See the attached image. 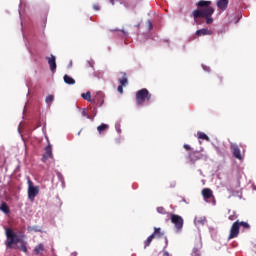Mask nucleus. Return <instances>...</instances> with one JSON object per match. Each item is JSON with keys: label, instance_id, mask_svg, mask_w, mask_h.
<instances>
[{"label": "nucleus", "instance_id": "obj_1", "mask_svg": "<svg viewBox=\"0 0 256 256\" xmlns=\"http://www.w3.org/2000/svg\"><path fill=\"white\" fill-rule=\"evenodd\" d=\"M240 227H243V229H251V225H249V223L239 221V220L235 221L230 228L228 241H231V239H235V238L239 237V228Z\"/></svg>", "mask_w": 256, "mask_h": 256}, {"label": "nucleus", "instance_id": "obj_2", "mask_svg": "<svg viewBox=\"0 0 256 256\" xmlns=\"http://www.w3.org/2000/svg\"><path fill=\"white\" fill-rule=\"evenodd\" d=\"M151 97H153L152 94L149 93V90L147 88H142L136 92V105L138 107H141L142 105H145V101L149 103L151 101Z\"/></svg>", "mask_w": 256, "mask_h": 256}, {"label": "nucleus", "instance_id": "obj_3", "mask_svg": "<svg viewBox=\"0 0 256 256\" xmlns=\"http://www.w3.org/2000/svg\"><path fill=\"white\" fill-rule=\"evenodd\" d=\"M17 243H21V237L17 236L10 228H7L5 242L7 249H13V245H17Z\"/></svg>", "mask_w": 256, "mask_h": 256}, {"label": "nucleus", "instance_id": "obj_4", "mask_svg": "<svg viewBox=\"0 0 256 256\" xmlns=\"http://www.w3.org/2000/svg\"><path fill=\"white\" fill-rule=\"evenodd\" d=\"M197 5L198 7H205L202 9L203 19L211 17L215 13V9L209 6L211 5V1L200 0Z\"/></svg>", "mask_w": 256, "mask_h": 256}, {"label": "nucleus", "instance_id": "obj_5", "mask_svg": "<svg viewBox=\"0 0 256 256\" xmlns=\"http://www.w3.org/2000/svg\"><path fill=\"white\" fill-rule=\"evenodd\" d=\"M188 159L190 161V163H197V161H207L209 159V156H207L206 154H203L199 151H192L189 153L188 155Z\"/></svg>", "mask_w": 256, "mask_h": 256}, {"label": "nucleus", "instance_id": "obj_6", "mask_svg": "<svg viewBox=\"0 0 256 256\" xmlns=\"http://www.w3.org/2000/svg\"><path fill=\"white\" fill-rule=\"evenodd\" d=\"M39 195V186H34L33 181L28 180V199L35 201V197Z\"/></svg>", "mask_w": 256, "mask_h": 256}, {"label": "nucleus", "instance_id": "obj_7", "mask_svg": "<svg viewBox=\"0 0 256 256\" xmlns=\"http://www.w3.org/2000/svg\"><path fill=\"white\" fill-rule=\"evenodd\" d=\"M170 221L176 227L177 231H181L183 229V217L177 214H170Z\"/></svg>", "mask_w": 256, "mask_h": 256}, {"label": "nucleus", "instance_id": "obj_8", "mask_svg": "<svg viewBox=\"0 0 256 256\" xmlns=\"http://www.w3.org/2000/svg\"><path fill=\"white\" fill-rule=\"evenodd\" d=\"M230 149L235 159H238L239 161H243V156L241 155V149H239V146L237 144H231Z\"/></svg>", "mask_w": 256, "mask_h": 256}, {"label": "nucleus", "instance_id": "obj_9", "mask_svg": "<svg viewBox=\"0 0 256 256\" xmlns=\"http://www.w3.org/2000/svg\"><path fill=\"white\" fill-rule=\"evenodd\" d=\"M105 96L103 95V92H97L96 95L94 96L92 103L95 105H98V107H101L103 103L105 102Z\"/></svg>", "mask_w": 256, "mask_h": 256}, {"label": "nucleus", "instance_id": "obj_10", "mask_svg": "<svg viewBox=\"0 0 256 256\" xmlns=\"http://www.w3.org/2000/svg\"><path fill=\"white\" fill-rule=\"evenodd\" d=\"M47 61H48V65L50 67V71L52 73H55V71H57V62H56V58L53 54L50 55V57H46Z\"/></svg>", "mask_w": 256, "mask_h": 256}, {"label": "nucleus", "instance_id": "obj_11", "mask_svg": "<svg viewBox=\"0 0 256 256\" xmlns=\"http://www.w3.org/2000/svg\"><path fill=\"white\" fill-rule=\"evenodd\" d=\"M47 159H53V148L51 144L45 147V153L43 154L42 161L45 163Z\"/></svg>", "mask_w": 256, "mask_h": 256}, {"label": "nucleus", "instance_id": "obj_12", "mask_svg": "<svg viewBox=\"0 0 256 256\" xmlns=\"http://www.w3.org/2000/svg\"><path fill=\"white\" fill-rule=\"evenodd\" d=\"M217 7L221 9V11H226L227 7H229V0H218Z\"/></svg>", "mask_w": 256, "mask_h": 256}, {"label": "nucleus", "instance_id": "obj_13", "mask_svg": "<svg viewBox=\"0 0 256 256\" xmlns=\"http://www.w3.org/2000/svg\"><path fill=\"white\" fill-rule=\"evenodd\" d=\"M196 35H197V37H202L205 35H213V31L209 30L207 28H202V29L196 31Z\"/></svg>", "mask_w": 256, "mask_h": 256}, {"label": "nucleus", "instance_id": "obj_14", "mask_svg": "<svg viewBox=\"0 0 256 256\" xmlns=\"http://www.w3.org/2000/svg\"><path fill=\"white\" fill-rule=\"evenodd\" d=\"M202 196L207 201V199H211L213 197V190L211 188H204L202 190Z\"/></svg>", "mask_w": 256, "mask_h": 256}, {"label": "nucleus", "instance_id": "obj_15", "mask_svg": "<svg viewBox=\"0 0 256 256\" xmlns=\"http://www.w3.org/2000/svg\"><path fill=\"white\" fill-rule=\"evenodd\" d=\"M122 77L119 78V83L120 85L127 87V85H129V79L127 78V73L125 72H121Z\"/></svg>", "mask_w": 256, "mask_h": 256}, {"label": "nucleus", "instance_id": "obj_16", "mask_svg": "<svg viewBox=\"0 0 256 256\" xmlns=\"http://www.w3.org/2000/svg\"><path fill=\"white\" fill-rule=\"evenodd\" d=\"M97 131L99 135H103V133H106V131H109V125L102 123L97 127Z\"/></svg>", "mask_w": 256, "mask_h": 256}, {"label": "nucleus", "instance_id": "obj_17", "mask_svg": "<svg viewBox=\"0 0 256 256\" xmlns=\"http://www.w3.org/2000/svg\"><path fill=\"white\" fill-rule=\"evenodd\" d=\"M192 16L194 19H203V10L202 9H197L192 12Z\"/></svg>", "mask_w": 256, "mask_h": 256}, {"label": "nucleus", "instance_id": "obj_18", "mask_svg": "<svg viewBox=\"0 0 256 256\" xmlns=\"http://www.w3.org/2000/svg\"><path fill=\"white\" fill-rule=\"evenodd\" d=\"M63 79L67 85H75V79L71 78V76L65 74Z\"/></svg>", "mask_w": 256, "mask_h": 256}, {"label": "nucleus", "instance_id": "obj_19", "mask_svg": "<svg viewBox=\"0 0 256 256\" xmlns=\"http://www.w3.org/2000/svg\"><path fill=\"white\" fill-rule=\"evenodd\" d=\"M152 235H154V238L157 237L158 239H161L165 233L161 231V228H154Z\"/></svg>", "mask_w": 256, "mask_h": 256}, {"label": "nucleus", "instance_id": "obj_20", "mask_svg": "<svg viewBox=\"0 0 256 256\" xmlns=\"http://www.w3.org/2000/svg\"><path fill=\"white\" fill-rule=\"evenodd\" d=\"M153 239H155V235L151 234L145 241H144V248L147 249L149 245L153 242Z\"/></svg>", "mask_w": 256, "mask_h": 256}, {"label": "nucleus", "instance_id": "obj_21", "mask_svg": "<svg viewBox=\"0 0 256 256\" xmlns=\"http://www.w3.org/2000/svg\"><path fill=\"white\" fill-rule=\"evenodd\" d=\"M36 255H41V253H43V251H45V247L43 246V244H39L35 247L34 249Z\"/></svg>", "mask_w": 256, "mask_h": 256}, {"label": "nucleus", "instance_id": "obj_22", "mask_svg": "<svg viewBox=\"0 0 256 256\" xmlns=\"http://www.w3.org/2000/svg\"><path fill=\"white\" fill-rule=\"evenodd\" d=\"M81 97L85 99V101H88L89 103H93V100L91 99V92L82 93Z\"/></svg>", "mask_w": 256, "mask_h": 256}, {"label": "nucleus", "instance_id": "obj_23", "mask_svg": "<svg viewBox=\"0 0 256 256\" xmlns=\"http://www.w3.org/2000/svg\"><path fill=\"white\" fill-rule=\"evenodd\" d=\"M0 211H2L3 213H5L6 215L9 214V206L7 205V203L3 202L0 205Z\"/></svg>", "mask_w": 256, "mask_h": 256}, {"label": "nucleus", "instance_id": "obj_24", "mask_svg": "<svg viewBox=\"0 0 256 256\" xmlns=\"http://www.w3.org/2000/svg\"><path fill=\"white\" fill-rule=\"evenodd\" d=\"M197 137L198 139H202L203 141H210L209 136H207L205 132H198Z\"/></svg>", "mask_w": 256, "mask_h": 256}, {"label": "nucleus", "instance_id": "obj_25", "mask_svg": "<svg viewBox=\"0 0 256 256\" xmlns=\"http://www.w3.org/2000/svg\"><path fill=\"white\" fill-rule=\"evenodd\" d=\"M157 213H159L160 215H170L171 213L167 212V210H165V208L163 206H160L156 209Z\"/></svg>", "mask_w": 256, "mask_h": 256}, {"label": "nucleus", "instance_id": "obj_26", "mask_svg": "<svg viewBox=\"0 0 256 256\" xmlns=\"http://www.w3.org/2000/svg\"><path fill=\"white\" fill-rule=\"evenodd\" d=\"M167 247H169V240L167 239V237H165V246L163 248V256H171V254L167 252Z\"/></svg>", "mask_w": 256, "mask_h": 256}, {"label": "nucleus", "instance_id": "obj_27", "mask_svg": "<svg viewBox=\"0 0 256 256\" xmlns=\"http://www.w3.org/2000/svg\"><path fill=\"white\" fill-rule=\"evenodd\" d=\"M82 117H86V119L93 121V117H91V115H89V112H87V110L85 109L82 110Z\"/></svg>", "mask_w": 256, "mask_h": 256}, {"label": "nucleus", "instance_id": "obj_28", "mask_svg": "<svg viewBox=\"0 0 256 256\" xmlns=\"http://www.w3.org/2000/svg\"><path fill=\"white\" fill-rule=\"evenodd\" d=\"M192 256H201V251L199 250V248H197V247L193 248Z\"/></svg>", "mask_w": 256, "mask_h": 256}, {"label": "nucleus", "instance_id": "obj_29", "mask_svg": "<svg viewBox=\"0 0 256 256\" xmlns=\"http://www.w3.org/2000/svg\"><path fill=\"white\" fill-rule=\"evenodd\" d=\"M53 99H55L53 95H48L45 100L47 105H51V103H53Z\"/></svg>", "mask_w": 256, "mask_h": 256}, {"label": "nucleus", "instance_id": "obj_30", "mask_svg": "<svg viewBox=\"0 0 256 256\" xmlns=\"http://www.w3.org/2000/svg\"><path fill=\"white\" fill-rule=\"evenodd\" d=\"M216 83H217L218 85H221V84L223 83V76L217 75V76H216Z\"/></svg>", "mask_w": 256, "mask_h": 256}, {"label": "nucleus", "instance_id": "obj_31", "mask_svg": "<svg viewBox=\"0 0 256 256\" xmlns=\"http://www.w3.org/2000/svg\"><path fill=\"white\" fill-rule=\"evenodd\" d=\"M205 19H206L207 25H211L213 23V19L211 18V16H208Z\"/></svg>", "mask_w": 256, "mask_h": 256}, {"label": "nucleus", "instance_id": "obj_32", "mask_svg": "<svg viewBox=\"0 0 256 256\" xmlns=\"http://www.w3.org/2000/svg\"><path fill=\"white\" fill-rule=\"evenodd\" d=\"M20 249H21V251H23V253H27V245L22 244V245L20 246Z\"/></svg>", "mask_w": 256, "mask_h": 256}, {"label": "nucleus", "instance_id": "obj_33", "mask_svg": "<svg viewBox=\"0 0 256 256\" xmlns=\"http://www.w3.org/2000/svg\"><path fill=\"white\" fill-rule=\"evenodd\" d=\"M229 221H235V219H237V215L236 214H232L228 217Z\"/></svg>", "mask_w": 256, "mask_h": 256}, {"label": "nucleus", "instance_id": "obj_34", "mask_svg": "<svg viewBox=\"0 0 256 256\" xmlns=\"http://www.w3.org/2000/svg\"><path fill=\"white\" fill-rule=\"evenodd\" d=\"M123 87H125V86H123L121 84L118 86V88H117L118 93L123 94Z\"/></svg>", "mask_w": 256, "mask_h": 256}, {"label": "nucleus", "instance_id": "obj_35", "mask_svg": "<svg viewBox=\"0 0 256 256\" xmlns=\"http://www.w3.org/2000/svg\"><path fill=\"white\" fill-rule=\"evenodd\" d=\"M94 76H95V77L102 78V77H103V72H95V73H94Z\"/></svg>", "mask_w": 256, "mask_h": 256}, {"label": "nucleus", "instance_id": "obj_36", "mask_svg": "<svg viewBox=\"0 0 256 256\" xmlns=\"http://www.w3.org/2000/svg\"><path fill=\"white\" fill-rule=\"evenodd\" d=\"M184 149H186V151H191V146H189V144H184Z\"/></svg>", "mask_w": 256, "mask_h": 256}, {"label": "nucleus", "instance_id": "obj_37", "mask_svg": "<svg viewBox=\"0 0 256 256\" xmlns=\"http://www.w3.org/2000/svg\"><path fill=\"white\" fill-rule=\"evenodd\" d=\"M148 26H149V29H153V23L151 22V20H148Z\"/></svg>", "mask_w": 256, "mask_h": 256}, {"label": "nucleus", "instance_id": "obj_38", "mask_svg": "<svg viewBox=\"0 0 256 256\" xmlns=\"http://www.w3.org/2000/svg\"><path fill=\"white\" fill-rule=\"evenodd\" d=\"M93 8L95 9V11H99V5H94Z\"/></svg>", "mask_w": 256, "mask_h": 256}, {"label": "nucleus", "instance_id": "obj_39", "mask_svg": "<svg viewBox=\"0 0 256 256\" xmlns=\"http://www.w3.org/2000/svg\"><path fill=\"white\" fill-rule=\"evenodd\" d=\"M110 3H111L112 5H115V0H110Z\"/></svg>", "mask_w": 256, "mask_h": 256}, {"label": "nucleus", "instance_id": "obj_40", "mask_svg": "<svg viewBox=\"0 0 256 256\" xmlns=\"http://www.w3.org/2000/svg\"><path fill=\"white\" fill-rule=\"evenodd\" d=\"M93 113L94 115H97V109L94 108Z\"/></svg>", "mask_w": 256, "mask_h": 256}, {"label": "nucleus", "instance_id": "obj_41", "mask_svg": "<svg viewBox=\"0 0 256 256\" xmlns=\"http://www.w3.org/2000/svg\"><path fill=\"white\" fill-rule=\"evenodd\" d=\"M81 131H82V130H80V131L78 132V135H81Z\"/></svg>", "mask_w": 256, "mask_h": 256}]
</instances>
